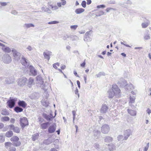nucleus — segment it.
<instances>
[{
	"instance_id": "1",
	"label": "nucleus",
	"mask_w": 151,
	"mask_h": 151,
	"mask_svg": "<svg viewBox=\"0 0 151 151\" xmlns=\"http://www.w3.org/2000/svg\"><path fill=\"white\" fill-rule=\"evenodd\" d=\"M108 93L109 98H112L114 96L119 97L120 96V90L116 85L114 84L112 85L111 89L108 91Z\"/></svg>"
},
{
	"instance_id": "2",
	"label": "nucleus",
	"mask_w": 151,
	"mask_h": 151,
	"mask_svg": "<svg viewBox=\"0 0 151 151\" xmlns=\"http://www.w3.org/2000/svg\"><path fill=\"white\" fill-rule=\"evenodd\" d=\"M19 137L17 136H14L10 139L11 141L14 142L13 143V146L16 147L19 146L21 145V143L20 141H19Z\"/></svg>"
},
{
	"instance_id": "3",
	"label": "nucleus",
	"mask_w": 151,
	"mask_h": 151,
	"mask_svg": "<svg viewBox=\"0 0 151 151\" xmlns=\"http://www.w3.org/2000/svg\"><path fill=\"white\" fill-rule=\"evenodd\" d=\"M12 52H13L14 59L17 61L19 60L21 57V54L14 48L12 49Z\"/></svg>"
},
{
	"instance_id": "4",
	"label": "nucleus",
	"mask_w": 151,
	"mask_h": 151,
	"mask_svg": "<svg viewBox=\"0 0 151 151\" xmlns=\"http://www.w3.org/2000/svg\"><path fill=\"white\" fill-rule=\"evenodd\" d=\"M20 125L22 128L28 125V122L27 119L26 117L21 118L20 119Z\"/></svg>"
},
{
	"instance_id": "5",
	"label": "nucleus",
	"mask_w": 151,
	"mask_h": 151,
	"mask_svg": "<svg viewBox=\"0 0 151 151\" xmlns=\"http://www.w3.org/2000/svg\"><path fill=\"white\" fill-rule=\"evenodd\" d=\"M17 98L10 99L7 102V104L9 107L10 108H12L15 105V102L17 101Z\"/></svg>"
},
{
	"instance_id": "6",
	"label": "nucleus",
	"mask_w": 151,
	"mask_h": 151,
	"mask_svg": "<svg viewBox=\"0 0 151 151\" xmlns=\"http://www.w3.org/2000/svg\"><path fill=\"white\" fill-rule=\"evenodd\" d=\"M110 128L108 124H105L101 127V132L104 134L108 133L110 130Z\"/></svg>"
},
{
	"instance_id": "7",
	"label": "nucleus",
	"mask_w": 151,
	"mask_h": 151,
	"mask_svg": "<svg viewBox=\"0 0 151 151\" xmlns=\"http://www.w3.org/2000/svg\"><path fill=\"white\" fill-rule=\"evenodd\" d=\"M2 60L3 62L6 63H9L12 61L11 58L8 54L4 55L2 58Z\"/></svg>"
},
{
	"instance_id": "8",
	"label": "nucleus",
	"mask_w": 151,
	"mask_h": 151,
	"mask_svg": "<svg viewBox=\"0 0 151 151\" xmlns=\"http://www.w3.org/2000/svg\"><path fill=\"white\" fill-rule=\"evenodd\" d=\"M132 134V132L129 129H126L124 131V139L126 140Z\"/></svg>"
},
{
	"instance_id": "9",
	"label": "nucleus",
	"mask_w": 151,
	"mask_h": 151,
	"mask_svg": "<svg viewBox=\"0 0 151 151\" xmlns=\"http://www.w3.org/2000/svg\"><path fill=\"white\" fill-rule=\"evenodd\" d=\"M43 117L45 118L47 121H50L53 119L55 116H53L52 114H47L45 113H43L42 114Z\"/></svg>"
},
{
	"instance_id": "10",
	"label": "nucleus",
	"mask_w": 151,
	"mask_h": 151,
	"mask_svg": "<svg viewBox=\"0 0 151 151\" xmlns=\"http://www.w3.org/2000/svg\"><path fill=\"white\" fill-rule=\"evenodd\" d=\"M56 125L55 123H53L52 125L50 126L48 129V132L49 133L54 132L56 130Z\"/></svg>"
},
{
	"instance_id": "11",
	"label": "nucleus",
	"mask_w": 151,
	"mask_h": 151,
	"mask_svg": "<svg viewBox=\"0 0 151 151\" xmlns=\"http://www.w3.org/2000/svg\"><path fill=\"white\" fill-rule=\"evenodd\" d=\"M8 127L10 129L12 130L15 132L19 133L20 132L19 128L17 127H15L13 124L9 125Z\"/></svg>"
},
{
	"instance_id": "12",
	"label": "nucleus",
	"mask_w": 151,
	"mask_h": 151,
	"mask_svg": "<svg viewBox=\"0 0 151 151\" xmlns=\"http://www.w3.org/2000/svg\"><path fill=\"white\" fill-rule=\"evenodd\" d=\"M27 81V79L25 77H22L19 79L18 81V84L21 86H23Z\"/></svg>"
},
{
	"instance_id": "13",
	"label": "nucleus",
	"mask_w": 151,
	"mask_h": 151,
	"mask_svg": "<svg viewBox=\"0 0 151 151\" xmlns=\"http://www.w3.org/2000/svg\"><path fill=\"white\" fill-rule=\"evenodd\" d=\"M118 84L119 85L122 87H125L127 84V81L122 78L120 79L119 81Z\"/></svg>"
},
{
	"instance_id": "14",
	"label": "nucleus",
	"mask_w": 151,
	"mask_h": 151,
	"mask_svg": "<svg viewBox=\"0 0 151 151\" xmlns=\"http://www.w3.org/2000/svg\"><path fill=\"white\" fill-rule=\"evenodd\" d=\"M27 61L28 60L23 56L21 60L22 64L26 67L28 66L29 65V63L27 62Z\"/></svg>"
},
{
	"instance_id": "15",
	"label": "nucleus",
	"mask_w": 151,
	"mask_h": 151,
	"mask_svg": "<svg viewBox=\"0 0 151 151\" xmlns=\"http://www.w3.org/2000/svg\"><path fill=\"white\" fill-rule=\"evenodd\" d=\"M2 47V50L4 52H7V53H9L11 52V48H9V47L6 46L2 44V45H1Z\"/></svg>"
},
{
	"instance_id": "16",
	"label": "nucleus",
	"mask_w": 151,
	"mask_h": 151,
	"mask_svg": "<svg viewBox=\"0 0 151 151\" xmlns=\"http://www.w3.org/2000/svg\"><path fill=\"white\" fill-rule=\"evenodd\" d=\"M29 68L30 72L32 74V75L35 76L37 75V71L32 66H29Z\"/></svg>"
},
{
	"instance_id": "17",
	"label": "nucleus",
	"mask_w": 151,
	"mask_h": 151,
	"mask_svg": "<svg viewBox=\"0 0 151 151\" xmlns=\"http://www.w3.org/2000/svg\"><path fill=\"white\" fill-rule=\"evenodd\" d=\"M108 109V106L105 104H103L101 108V112L102 113H106Z\"/></svg>"
},
{
	"instance_id": "18",
	"label": "nucleus",
	"mask_w": 151,
	"mask_h": 151,
	"mask_svg": "<svg viewBox=\"0 0 151 151\" xmlns=\"http://www.w3.org/2000/svg\"><path fill=\"white\" fill-rule=\"evenodd\" d=\"M18 104L19 106L23 108H25L27 106V104L24 101L19 100L18 102Z\"/></svg>"
},
{
	"instance_id": "19",
	"label": "nucleus",
	"mask_w": 151,
	"mask_h": 151,
	"mask_svg": "<svg viewBox=\"0 0 151 151\" xmlns=\"http://www.w3.org/2000/svg\"><path fill=\"white\" fill-rule=\"evenodd\" d=\"M37 83L41 85L43 84L44 81L42 79V77L40 76H37L36 78Z\"/></svg>"
},
{
	"instance_id": "20",
	"label": "nucleus",
	"mask_w": 151,
	"mask_h": 151,
	"mask_svg": "<svg viewBox=\"0 0 151 151\" xmlns=\"http://www.w3.org/2000/svg\"><path fill=\"white\" fill-rule=\"evenodd\" d=\"M49 124V122L43 123L40 125V128L42 129H46L47 128Z\"/></svg>"
},
{
	"instance_id": "21",
	"label": "nucleus",
	"mask_w": 151,
	"mask_h": 151,
	"mask_svg": "<svg viewBox=\"0 0 151 151\" xmlns=\"http://www.w3.org/2000/svg\"><path fill=\"white\" fill-rule=\"evenodd\" d=\"M125 89L128 91H131L134 89V87L131 83L127 84L125 87Z\"/></svg>"
},
{
	"instance_id": "22",
	"label": "nucleus",
	"mask_w": 151,
	"mask_h": 151,
	"mask_svg": "<svg viewBox=\"0 0 151 151\" xmlns=\"http://www.w3.org/2000/svg\"><path fill=\"white\" fill-rule=\"evenodd\" d=\"M101 132L98 130H95L94 131V136L96 139L98 138L100 135Z\"/></svg>"
},
{
	"instance_id": "23",
	"label": "nucleus",
	"mask_w": 151,
	"mask_h": 151,
	"mask_svg": "<svg viewBox=\"0 0 151 151\" xmlns=\"http://www.w3.org/2000/svg\"><path fill=\"white\" fill-rule=\"evenodd\" d=\"M135 97L134 96H130L129 99H130V101L129 102V105L132 108V103H133L135 102Z\"/></svg>"
},
{
	"instance_id": "24",
	"label": "nucleus",
	"mask_w": 151,
	"mask_h": 151,
	"mask_svg": "<svg viewBox=\"0 0 151 151\" xmlns=\"http://www.w3.org/2000/svg\"><path fill=\"white\" fill-rule=\"evenodd\" d=\"M112 138L109 136H107L104 137V142H112Z\"/></svg>"
},
{
	"instance_id": "25",
	"label": "nucleus",
	"mask_w": 151,
	"mask_h": 151,
	"mask_svg": "<svg viewBox=\"0 0 151 151\" xmlns=\"http://www.w3.org/2000/svg\"><path fill=\"white\" fill-rule=\"evenodd\" d=\"M20 107L19 106L15 107L14 109V111L17 113L22 111L23 109Z\"/></svg>"
},
{
	"instance_id": "26",
	"label": "nucleus",
	"mask_w": 151,
	"mask_h": 151,
	"mask_svg": "<svg viewBox=\"0 0 151 151\" xmlns=\"http://www.w3.org/2000/svg\"><path fill=\"white\" fill-rule=\"evenodd\" d=\"M39 137V134L36 133L34 134L32 136V140L33 141H35Z\"/></svg>"
},
{
	"instance_id": "27",
	"label": "nucleus",
	"mask_w": 151,
	"mask_h": 151,
	"mask_svg": "<svg viewBox=\"0 0 151 151\" xmlns=\"http://www.w3.org/2000/svg\"><path fill=\"white\" fill-rule=\"evenodd\" d=\"M1 114L3 115L7 116L9 114V113L7 110L5 109H2L1 112Z\"/></svg>"
},
{
	"instance_id": "28",
	"label": "nucleus",
	"mask_w": 151,
	"mask_h": 151,
	"mask_svg": "<svg viewBox=\"0 0 151 151\" xmlns=\"http://www.w3.org/2000/svg\"><path fill=\"white\" fill-rule=\"evenodd\" d=\"M84 10L83 9L78 8L76 9L75 12L76 14H80L84 12Z\"/></svg>"
},
{
	"instance_id": "29",
	"label": "nucleus",
	"mask_w": 151,
	"mask_h": 151,
	"mask_svg": "<svg viewBox=\"0 0 151 151\" xmlns=\"http://www.w3.org/2000/svg\"><path fill=\"white\" fill-rule=\"evenodd\" d=\"M127 111L128 113L132 116H135L136 114V112L134 110L128 109Z\"/></svg>"
},
{
	"instance_id": "30",
	"label": "nucleus",
	"mask_w": 151,
	"mask_h": 151,
	"mask_svg": "<svg viewBox=\"0 0 151 151\" xmlns=\"http://www.w3.org/2000/svg\"><path fill=\"white\" fill-rule=\"evenodd\" d=\"M13 135V133L11 131H7L5 134V136L7 137H10Z\"/></svg>"
},
{
	"instance_id": "31",
	"label": "nucleus",
	"mask_w": 151,
	"mask_h": 151,
	"mask_svg": "<svg viewBox=\"0 0 151 151\" xmlns=\"http://www.w3.org/2000/svg\"><path fill=\"white\" fill-rule=\"evenodd\" d=\"M116 146L113 144L109 145V149L110 151L114 150L116 149Z\"/></svg>"
},
{
	"instance_id": "32",
	"label": "nucleus",
	"mask_w": 151,
	"mask_h": 151,
	"mask_svg": "<svg viewBox=\"0 0 151 151\" xmlns=\"http://www.w3.org/2000/svg\"><path fill=\"white\" fill-rule=\"evenodd\" d=\"M23 26L24 27L28 28L31 27H34L35 25L32 24H25Z\"/></svg>"
},
{
	"instance_id": "33",
	"label": "nucleus",
	"mask_w": 151,
	"mask_h": 151,
	"mask_svg": "<svg viewBox=\"0 0 151 151\" xmlns=\"http://www.w3.org/2000/svg\"><path fill=\"white\" fill-rule=\"evenodd\" d=\"M34 80L32 78H30L29 80L28 85L29 87H31V85L34 84Z\"/></svg>"
},
{
	"instance_id": "34",
	"label": "nucleus",
	"mask_w": 151,
	"mask_h": 151,
	"mask_svg": "<svg viewBox=\"0 0 151 151\" xmlns=\"http://www.w3.org/2000/svg\"><path fill=\"white\" fill-rule=\"evenodd\" d=\"M69 37L72 41H75L78 40V37L77 36L75 35H72L69 36Z\"/></svg>"
},
{
	"instance_id": "35",
	"label": "nucleus",
	"mask_w": 151,
	"mask_h": 151,
	"mask_svg": "<svg viewBox=\"0 0 151 151\" xmlns=\"http://www.w3.org/2000/svg\"><path fill=\"white\" fill-rule=\"evenodd\" d=\"M10 119L7 116H4L1 118V120L2 122L8 121H9Z\"/></svg>"
},
{
	"instance_id": "36",
	"label": "nucleus",
	"mask_w": 151,
	"mask_h": 151,
	"mask_svg": "<svg viewBox=\"0 0 151 151\" xmlns=\"http://www.w3.org/2000/svg\"><path fill=\"white\" fill-rule=\"evenodd\" d=\"M5 145L6 148H7L9 147H11L13 146V144H12L10 142H7L5 143Z\"/></svg>"
},
{
	"instance_id": "37",
	"label": "nucleus",
	"mask_w": 151,
	"mask_h": 151,
	"mask_svg": "<svg viewBox=\"0 0 151 151\" xmlns=\"http://www.w3.org/2000/svg\"><path fill=\"white\" fill-rule=\"evenodd\" d=\"M144 39L145 40H148L150 39V37L149 36V35L148 34V32H147L145 34L144 36Z\"/></svg>"
},
{
	"instance_id": "38",
	"label": "nucleus",
	"mask_w": 151,
	"mask_h": 151,
	"mask_svg": "<svg viewBox=\"0 0 151 151\" xmlns=\"http://www.w3.org/2000/svg\"><path fill=\"white\" fill-rule=\"evenodd\" d=\"M5 141V137L3 136L2 134H0V142L2 143Z\"/></svg>"
},
{
	"instance_id": "39",
	"label": "nucleus",
	"mask_w": 151,
	"mask_h": 151,
	"mask_svg": "<svg viewBox=\"0 0 151 151\" xmlns=\"http://www.w3.org/2000/svg\"><path fill=\"white\" fill-rule=\"evenodd\" d=\"M43 55L45 59H47L48 60H49L50 58V57L49 55L47 54V53H46V52H43Z\"/></svg>"
},
{
	"instance_id": "40",
	"label": "nucleus",
	"mask_w": 151,
	"mask_h": 151,
	"mask_svg": "<svg viewBox=\"0 0 151 151\" xmlns=\"http://www.w3.org/2000/svg\"><path fill=\"white\" fill-rule=\"evenodd\" d=\"M52 142V140L50 139H47L44 141V143L46 145H48L50 144Z\"/></svg>"
},
{
	"instance_id": "41",
	"label": "nucleus",
	"mask_w": 151,
	"mask_h": 151,
	"mask_svg": "<svg viewBox=\"0 0 151 151\" xmlns=\"http://www.w3.org/2000/svg\"><path fill=\"white\" fill-rule=\"evenodd\" d=\"M9 3V2H2L0 1V5L1 6H6Z\"/></svg>"
},
{
	"instance_id": "42",
	"label": "nucleus",
	"mask_w": 151,
	"mask_h": 151,
	"mask_svg": "<svg viewBox=\"0 0 151 151\" xmlns=\"http://www.w3.org/2000/svg\"><path fill=\"white\" fill-rule=\"evenodd\" d=\"M105 73L103 72H100L99 73L96 74V76L97 78L100 77L101 76H105Z\"/></svg>"
},
{
	"instance_id": "43",
	"label": "nucleus",
	"mask_w": 151,
	"mask_h": 151,
	"mask_svg": "<svg viewBox=\"0 0 151 151\" xmlns=\"http://www.w3.org/2000/svg\"><path fill=\"white\" fill-rule=\"evenodd\" d=\"M149 24L147 22L143 23L142 24V26L143 28H146L148 25Z\"/></svg>"
},
{
	"instance_id": "44",
	"label": "nucleus",
	"mask_w": 151,
	"mask_h": 151,
	"mask_svg": "<svg viewBox=\"0 0 151 151\" xmlns=\"http://www.w3.org/2000/svg\"><path fill=\"white\" fill-rule=\"evenodd\" d=\"M84 40L86 42L90 41L91 40V39L90 37H88L86 38V37H84Z\"/></svg>"
},
{
	"instance_id": "45",
	"label": "nucleus",
	"mask_w": 151,
	"mask_h": 151,
	"mask_svg": "<svg viewBox=\"0 0 151 151\" xmlns=\"http://www.w3.org/2000/svg\"><path fill=\"white\" fill-rule=\"evenodd\" d=\"M60 65V64L58 63H56L53 64V67L56 69H57V67L59 66Z\"/></svg>"
},
{
	"instance_id": "46",
	"label": "nucleus",
	"mask_w": 151,
	"mask_h": 151,
	"mask_svg": "<svg viewBox=\"0 0 151 151\" xmlns=\"http://www.w3.org/2000/svg\"><path fill=\"white\" fill-rule=\"evenodd\" d=\"M72 114H73V124H74L75 122H74V120L75 119V116H76V111H72Z\"/></svg>"
},
{
	"instance_id": "47",
	"label": "nucleus",
	"mask_w": 151,
	"mask_h": 151,
	"mask_svg": "<svg viewBox=\"0 0 151 151\" xmlns=\"http://www.w3.org/2000/svg\"><path fill=\"white\" fill-rule=\"evenodd\" d=\"M6 82L7 83L9 84H10L12 82H14V80L13 78H12L11 80H10V81H9L8 79H7L6 80Z\"/></svg>"
},
{
	"instance_id": "48",
	"label": "nucleus",
	"mask_w": 151,
	"mask_h": 151,
	"mask_svg": "<svg viewBox=\"0 0 151 151\" xmlns=\"http://www.w3.org/2000/svg\"><path fill=\"white\" fill-rule=\"evenodd\" d=\"M78 26L76 25H71L70 26V28L71 29H72L75 30L78 27Z\"/></svg>"
},
{
	"instance_id": "49",
	"label": "nucleus",
	"mask_w": 151,
	"mask_h": 151,
	"mask_svg": "<svg viewBox=\"0 0 151 151\" xmlns=\"http://www.w3.org/2000/svg\"><path fill=\"white\" fill-rule=\"evenodd\" d=\"M81 5L83 8H85L86 6V2L85 1H82Z\"/></svg>"
},
{
	"instance_id": "50",
	"label": "nucleus",
	"mask_w": 151,
	"mask_h": 151,
	"mask_svg": "<svg viewBox=\"0 0 151 151\" xmlns=\"http://www.w3.org/2000/svg\"><path fill=\"white\" fill-rule=\"evenodd\" d=\"M49 104L48 102L46 101H45L42 103V105L45 107L47 106H48Z\"/></svg>"
},
{
	"instance_id": "51",
	"label": "nucleus",
	"mask_w": 151,
	"mask_h": 151,
	"mask_svg": "<svg viewBox=\"0 0 151 151\" xmlns=\"http://www.w3.org/2000/svg\"><path fill=\"white\" fill-rule=\"evenodd\" d=\"M91 30H90L88 32H87L85 35V37H86V38L87 37H89V35H90V33Z\"/></svg>"
},
{
	"instance_id": "52",
	"label": "nucleus",
	"mask_w": 151,
	"mask_h": 151,
	"mask_svg": "<svg viewBox=\"0 0 151 151\" xmlns=\"http://www.w3.org/2000/svg\"><path fill=\"white\" fill-rule=\"evenodd\" d=\"M26 49L29 51H31L33 50V48L31 46L28 45V47L26 48Z\"/></svg>"
},
{
	"instance_id": "53",
	"label": "nucleus",
	"mask_w": 151,
	"mask_h": 151,
	"mask_svg": "<svg viewBox=\"0 0 151 151\" xmlns=\"http://www.w3.org/2000/svg\"><path fill=\"white\" fill-rule=\"evenodd\" d=\"M16 150V149L15 147L12 146L11 147H10L9 151H15Z\"/></svg>"
},
{
	"instance_id": "54",
	"label": "nucleus",
	"mask_w": 151,
	"mask_h": 151,
	"mask_svg": "<svg viewBox=\"0 0 151 151\" xmlns=\"http://www.w3.org/2000/svg\"><path fill=\"white\" fill-rule=\"evenodd\" d=\"M58 22L56 21H53L50 22H49L48 23L49 24H54L58 23Z\"/></svg>"
},
{
	"instance_id": "55",
	"label": "nucleus",
	"mask_w": 151,
	"mask_h": 151,
	"mask_svg": "<svg viewBox=\"0 0 151 151\" xmlns=\"http://www.w3.org/2000/svg\"><path fill=\"white\" fill-rule=\"evenodd\" d=\"M44 12H47L49 13H51V10L48 8H46L44 10Z\"/></svg>"
},
{
	"instance_id": "56",
	"label": "nucleus",
	"mask_w": 151,
	"mask_h": 151,
	"mask_svg": "<svg viewBox=\"0 0 151 151\" xmlns=\"http://www.w3.org/2000/svg\"><path fill=\"white\" fill-rule=\"evenodd\" d=\"M111 10H115L116 9H114L112 8H107L106 9V11L107 12H109Z\"/></svg>"
},
{
	"instance_id": "57",
	"label": "nucleus",
	"mask_w": 151,
	"mask_h": 151,
	"mask_svg": "<svg viewBox=\"0 0 151 151\" xmlns=\"http://www.w3.org/2000/svg\"><path fill=\"white\" fill-rule=\"evenodd\" d=\"M50 6L51 7V9L53 10H56L58 9V7L57 6H52L51 5Z\"/></svg>"
},
{
	"instance_id": "58",
	"label": "nucleus",
	"mask_w": 151,
	"mask_h": 151,
	"mask_svg": "<svg viewBox=\"0 0 151 151\" xmlns=\"http://www.w3.org/2000/svg\"><path fill=\"white\" fill-rule=\"evenodd\" d=\"M149 147V143H148L147 144V146L145 148L144 151H147L148 149V147Z\"/></svg>"
},
{
	"instance_id": "59",
	"label": "nucleus",
	"mask_w": 151,
	"mask_h": 151,
	"mask_svg": "<svg viewBox=\"0 0 151 151\" xmlns=\"http://www.w3.org/2000/svg\"><path fill=\"white\" fill-rule=\"evenodd\" d=\"M105 7V5H98L97 6V8H104Z\"/></svg>"
},
{
	"instance_id": "60",
	"label": "nucleus",
	"mask_w": 151,
	"mask_h": 151,
	"mask_svg": "<svg viewBox=\"0 0 151 151\" xmlns=\"http://www.w3.org/2000/svg\"><path fill=\"white\" fill-rule=\"evenodd\" d=\"M69 37V36L68 35H65L63 37V39L64 40H65L67 39Z\"/></svg>"
},
{
	"instance_id": "61",
	"label": "nucleus",
	"mask_w": 151,
	"mask_h": 151,
	"mask_svg": "<svg viewBox=\"0 0 151 151\" xmlns=\"http://www.w3.org/2000/svg\"><path fill=\"white\" fill-rule=\"evenodd\" d=\"M104 14V12H103L102 11H100L99 12V14H96V16H101V15H103Z\"/></svg>"
},
{
	"instance_id": "62",
	"label": "nucleus",
	"mask_w": 151,
	"mask_h": 151,
	"mask_svg": "<svg viewBox=\"0 0 151 151\" xmlns=\"http://www.w3.org/2000/svg\"><path fill=\"white\" fill-rule=\"evenodd\" d=\"M94 146L95 147L96 149L99 148V145L97 143H96L94 144Z\"/></svg>"
},
{
	"instance_id": "63",
	"label": "nucleus",
	"mask_w": 151,
	"mask_h": 151,
	"mask_svg": "<svg viewBox=\"0 0 151 151\" xmlns=\"http://www.w3.org/2000/svg\"><path fill=\"white\" fill-rule=\"evenodd\" d=\"M123 138V136L122 135H120L118 136L117 137L118 139L119 140H121Z\"/></svg>"
},
{
	"instance_id": "64",
	"label": "nucleus",
	"mask_w": 151,
	"mask_h": 151,
	"mask_svg": "<svg viewBox=\"0 0 151 151\" xmlns=\"http://www.w3.org/2000/svg\"><path fill=\"white\" fill-rule=\"evenodd\" d=\"M146 112L147 114L149 115L151 113V110L149 109L148 108L146 110Z\"/></svg>"
}]
</instances>
